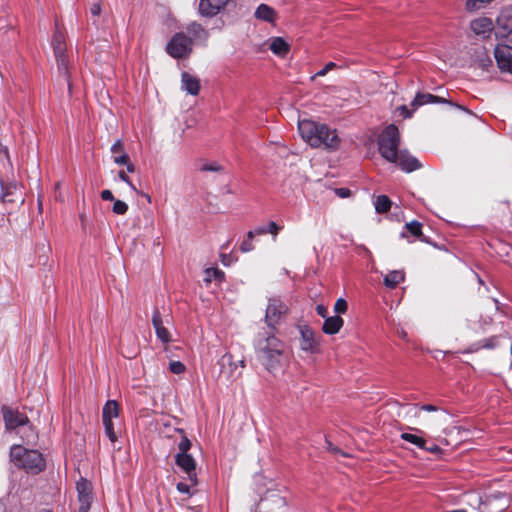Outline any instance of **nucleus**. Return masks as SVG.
Wrapping results in <instances>:
<instances>
[{
  "mask_svg": "<svg viewBox=\"0 0 512 512\" xmlns=\"http://www.w3.org/2000/svg\"><path fill=\"white\" fill-rule=\"evenodd\" d=\"M298 129L303 140L311 147H323L329 150H336L339 147L340 138L336 130L326 124L305 119L299 121Z\"/></svg>",
  "mask_w": 512,
  "mask_h": 512,
  "instance_id": "1",
  "label": "nucleus"
},
{
  "mask_svg": "<svg viewBox=\"0 0 512 512\" xmlns=\"http://www.w3.org/2000/svg\"><path fill=\"white\" fill-rule=\"evenodd\" d=\"M273 331L259 333L255 342L257 358L270 372L279 367L284 350L283 342L274 335Z\"/></svg>",
  "mask_w": 512,
  "mask_h": 512,
  "instance_id": "2",
  "label": "nucleus"
},
{
  "mask_svg": "<svg viewBox=\"0 0 512 512\" xmlns=\"http://www.w3.org/2000/svg\"><path fill=\"white\" fill-rule=\"evenodd\" d=\"M10 460L29 474H39L46 468V460L41 452L27 449L23 445H13L10 448Z\"/></svg>",
  "mask_w": 512,
  "mask_h": 512,
  "instance_id": "3",
  "label": "nucleus"
},
{
  "mask_svg": "<svg viewBox=\"0 0 512 512\" xmlns=\"http://www.w3.org/2000/svg\"><path fill=\"white\" fill-rule=\"evenodd\" d=\"M400 132L396 125H387L378 136L377 144L380 155L387 161L396 159V154L400 151Z\"/></svg>",
  "mask_w": 512,
  "mask_h": 512,
  "instance_id": "4",
  "label": "nucleus"
},
{
  "mask_svg": "<svg viewBox=\"0 0 512 512\" xmlns=\"http://www.w3.org/2000/svg\"><path fill=\"white\" fill-rule=\"evenodd\" d=\"M52 46H53L54 54L56 57L59 74L62 75L66 79V81L68 83L69 90H70L71 85L69 82L68 60H67V56L65 54V51H66L65 36L59 30H56L53 35Z\"/></svg>",
  "mask_w": 512,
  "mask_h": 512,
  "instance_id": "5",
  "label": "nucleus"
},
{
  "mask_svg": "<svg viewBox=\"0 0 512 512\" xmlns=\"http://www.w3.org/2000/svg\"><path fill=\"white\" fill-rule=\"evenodd\" d=\"M167 53L176 59L187 57L192 51L191 39L184 33H176L166 46Z\"/></svg>",
  "mask_w": 512,
  "mask_h": 512,
  "instance_id": "6",
  "label": "nucleus"
},
{
  "mask_svg": "<svg viewBox=\"0 0 512 512\" xmlns=\"http://www.w3.org/2000/svg\"><path fill=\"white\" fill-rule=\"evenodd\" d=\"M287 312V306L279 298H270L265 313V322L271 330H275L281 317Z\"/></svg>",
  "mask_w": 512,
  "mask_h": 512,
  "instance_id": "7",
  "label": "nucleus"
},
{
  "mask_svg": "<svg viewBox=\"0 0 512 512\" xmlns=\"http://www.w3.org/2000/svg\"><path fill=\"white\" fill-rule=\"evenodd\" d=\"M2 414L7 431L19 430L30 422L28 416L18 410L12 409L9 406H2Z\"/></svg>",
  "mask_w": 512,
  "mask_h": 512,
  "instance_id": "8",
  "label": "nucleus"
},
{
  "mask_svg": "<svg viewBox=\"0 0 512 512\" xmlns=\"http://www.w3.org/2000/svg\"><path fill=\"white\" fill-rule=\"evenodd\" d=\"M426 104H448L450 106L464 110V107H462L459 104L453 103L452 101L448 100L444 96H438V95H433L430 93H423V92H417L410 105L413 108V110H416L420 106H423Z\"/></svg>",
  "mask_w": 512,
  "mask_h": 512,
  "instance_id": "9",
  "label": "nucleus"
},
{
  "mask_svg": "<svg viewBox=\"0 0 512 512\" xmlns=\"http://www.w3.org/2000/svg\"><path fill=\"white\" fill-rule=\"evenodd\" d=\"M175 463L187 475L186 479L189 482L198 484L196 461L192 455L177 453L175 455Z\"/></svg>",
  "mask_w": 512,
  "mask_h": 512,
  "instance_id": "10",
  "label": "nucleus"
},
{
  "mask_svg": "<svg viewBox=\"0 0 512 512\" xmlns=\"http://www.w3.org/2000/svg\"><path fill=\"white\" fill-rule=\"evenodd\" d=\"M79 501V512H88L92 503V485L85 478H80L76 484Z\"/></svg>",
  "mask_w": 512,
  "mask_h": 512,
  "instance_id": "11",
  "label": "nucleus"
},
{
  "mask_svg": "<svg viewBox=\"0 0 512 512\" xmlns=\"http://www.w3.org/2000/svg\"><path fill=\"white\" fill-rule=\"evenodd\" d=\"M389 162L396 164L402 171L406 173H411L422 168L421 162L416 157L411 155L406 149L400 150L396 154V159Z\"/></svg>",
  "mask_w": 512,
  "mask_h": 512,
  "instance_id": "12",
  "label": "nucleus"
},
{
  "mask_svg": "<svg viewBox=\"0 0 512 512\" xmlns=\"http://www.w3.org/2000/svg\"><path fill=\"white\" fill-rule=\"evenodd\" d=\"M494 55L499 69L503 72L512 73V47L508 45H497L494 50Z\"/></svg>",
  "mask_w": 512,
  "mask_h": 512,
  "instance_id": "13",
  "label": "nucleus"
},
{
  "mask_svg": "<svg viewBox=\"0 0 512 512\" xmlns=\"http://www.w3.org/2000/svg\"><path fill=\"white\" fill-rule=\"evenodd\" d=\"M422 223L413 220L404 225L403 231L400 233L401 238H407L408 242H413L416 239L425 243H430L428 238L422 233Z\"/></svg>",
  "mask_w": 512,
  "mask_h": 512,
  "instance_id": "14",
  "label": "nucleus"
},
{
  "mask_svg": "<svg viewBox=\"0 0 512 512\" xmlns=\"http://www.w3.org/2000/svg\"><path fill=\"white\" fill-rule=\"evenodd\" d=\"M228 0H200L198 10L203 17H214L227 5Z\"/></svg>",
  "mask_w": 512,
  "mask_h": 512,
  "instance_id": "15",
  "label": "nucleus"
},
{
  "mask_svg": "<svg viewBox=\"0 0 512 512\" xmlns=\"http://www.w3.org/2000/svg\"><path fill=\"white\" fill-rule=\"evenodd\" d=\"M300 347L303 351L315 353L318 350V341L315 339L314 331L307 325L300 327Z\"/></svg>",
  "mask_w": 512,
  "mask_h": 512,
  "instance_id": "16",
  "label": "nucleus"
},
{
  "mask_svg": "<svg viewBox=\"0 0 512 512\" xmlns=\"http://www.w3.org/2000/svg\"><path fill=\"white\" fill-rule=\"evenodd\" d=\"M152 324L156 332L157 338L164 344L171 341L170 332L164 327L161 314L155 309L152 315Z\"/></svg>",
  "mask_w": 512,
  "mask_h": 512,
  "instance_id": "17",
  "label": "nucleus"
},
{
  "mask_svg": "<svg viewBox=\"0 0 512 512\" xmlns=\"http://www.w3.org/2000/svg\"><path fill=\"white\" fill-rule=\"evenodd\" d=\"M470 27L475 34L488 36L493 30V22L490 18L480 17L471 21Z\"/></svg>",
  "mask_w": 512,
  "mask_h": 512,
  "instance_id": "18",
  "label": "nucleus"
},
{
  "mask_svg": "<svg viewBox=\"0 0 512 512\" xmlns=\"http://www.w3.org/2000/svg\"><path fill=\"white\" fill-rule=\"evenodd\" d=\"M254 16L258 20H262L271 24H275L278 18L276 10L273 7L264 3L260 4L256 8Z\"/></svg>",
  "mask_w": 512,
  "mask_h": 512,
  "instance_id": "19",
  "label": "nucleus"
},
{
  "mask_svg": "<svg viewBox=\"0 0 512 512\" xmlns=\"http://www.w3.org/2000/svg\"><path fill=\"white\" fill-rule=\"evenodd\" d=\"M182 89L188 94L196 96L200 91V80L192 76L188 72H183L181 75Z\"/></svg>",
  "mask_w": 512,
  "mask_h": 512,
  "instance_id": "20",
  "label": "nucleus"
},
{
  "mask_svg": "<svg viewBox=\"0 0 512 512\" xmlns=\"http://www.w3.org/2000/svg\"><path fill=\"white\" fill-rule=\"evenodd\" d=\"M344 325V320L339 315L328 316L325 318L322 331L327 335L338 333Z\"/></svg>",
  "mask_w": 512,
  "mask_h": 512,
  "instance_id": "21",
  "label": "nucleus"
},
{
  "mask_svg": "<svg viewBox=\"0 0 512 512\" xmlns=\"http://www.w3.org/2000/svg\"><path fill=\"white\" fill-rule=\"evenodd\" d=\"M111 153L116 164L123 165L129 160V156L124 149V143L120 139L116 140L111 146Z\"/></svg>",
  "mask_w": 512,
  "mask_h": 512,
  "instance_id": "22",
  "label": "nucleus"
},
{
  "mask_svg": "<svg viewBox=\"0 0 512 512\" xmlns=\"http://www.w3.org/2000/svg\"><path fill=\"white\" fill-rule=\"evenodd\" d=\"M24 444H34L38 439V433L31 422L16 431Z\"/></svg>",
  "mask_w": 512,
  "mask_h": 512,
  "instance_id": "23",
  "label": "nucleus"
},
{
  "mask_svg": "<svg viewBox=\"0 0 512 512\" xmlns=\"http://www.w3.org/2000/svg\"><path fill=\"white\" fill-rule=\"evenodd\" d=\"M270 50L281 57H285L290 51V45L282 37H274L270 42Z\"/></svg>",
  "mask_w": 512,
  "mask_h": 512,
  "instance_id": "24",
  "label": "nucleus"
},
{
  "mask_svg": "<svg viewBox=\"0 0 512 512\" xmlns=\"http://www.w3.org/2000/svg\"><path fill=\"white\" fill-rule=\"evenodd\" d=\"M218 364L221 367V373H226L227 377L231 376L238 367V364L234 362L233 355L231 353H225L222 355Z\"/></svg>",
  "mask_w": 512,
  "mask_h": 512,
  "instance_id": "25",
  "label": "nucleus"
},
{
  "mask_svg": "<svg viewBox=\"0 0 512 512\" xmlns=\"http://www.w3.org/2000/svg\"><path fill=\"white\" fill-rule=\"evenodd\" d=\"M119 416V406L115 400H108L102 410V419L105 421L117 418Z\"/></svg>",
  "mask_w": 512,
  "mask_h": 512,
  "instance_id": "26",
  "label": "nucleus"
},
{
  "mask_svg": "<svg viewBox=\"0 0 512 512\" xmlns=\"http://www.w3.org/2000/svg\"><path fill=\"white\" fill-rule=\"evenodd\" d=\"M405 278L404 272L400 270L390 271L384 278V284L388 288H395Z\"/></svg>",
  "mask_w": 512,
  "mask_h": 512,
  "instance_id": "27",
  "label": "nucleus"
},
{
  "mask_svg": "<svg viewBox=\"0 0 512 512\" xmlns=\"http://www.w3.org/2000/svg\"><path fill=\"white\" fill-rule=\"evenodd\" d=\"M498 339L499 336L496 335L486 338L478 343L473 344L469 349V352H476L480 349H494L498 346Z\"/></svg>",
  "mask_w": 512,
  "mask_h": 512,
  "instance_id": "28",
  "label": "nucleus"
},
{
  "mask_svg": "<svg viewBox=\"0 0 512 512\" xmlns=\"http://www.w3.org/2000/svg\"><path fill=\"white\" fill-rule=\"evenodd\" d=\"M212 280L217 281L218 283H222L225 281V273L219 268H207L205 270V278L204 281L207 283L212 282Z\"/></svg>",
  "mask_w": 512,
  "mask_h": 512,
  "instance_id": "29",
  "label": "nucleus"
},
{
  "mask_svg": "<svg viewBox=\"0 0 512 512\" xmlns=\"http://www.w3.org/2000/svg\"><path fill=\"white\" fill-rule=\"evenodd\" d=\"M187 31L195 39L206 40L208 38V32L197 22H192L188 25Z\"/></svg>",
  "mask_w": 512,
  "mask_h": 512,
  "instance_id": "30",
  "label": "nucleus"
},
{
  "mask_svg": "<svg viewBox=\"0 0 512 512\" xmlns=\"http://www.w3.org/2000/svg\"><path fill=\"white\" fill-rule=\"evenodd\" d=\"M400 438L417 446L419 449L426 448V440L419 435L404 432L400 435Z\"/></svg>",
  "mask_w": 512,
  "mask_h": 512,
  "instance_id": "31",
  "label": "nucleus"
},
{
  "mask_svg": "<svg viewBox=\"0 0 512 512\" xmlns=\"http://www.w3.org/2000/svg\"><path fill=\"white\" fill-rule=\"evenodd\" d=\"M374 205H375V210L377 213H380V214L386 213L391 208V200L386 195H379L376 198Z\"/></svg>",
  "mask_w": 512,
  "mask_h": 512,
  "instance_id": "32",
  "label": "nucleus"
},
{
  "mask_svg": "<svg viewBox=\"0 0 512 512\" xmlns=\"http://www.w3.org/2000/svg\"><path fill=\"white\" fill-rule=\"evenodd\" d=\"M16 186H6L1 182V200L4 203H14L15 199L13 198L14 191Z\"/></svg>",
  "mask_w": 512,
  "mask_h": 512,
  "instance_id": "33",
  "label": "nucleus"
},
{
  "mask_svg": "<svg viewBox=\"0 0 512 512\" xmlns=\"http://www.w3.org/2000/svg\"><path fill=\"white\" fill-rule=\"evenodd\" d=\"M198 484H194V483H186V482H179L177 483L176 485V489L178 492H180L181 494H185V495H188V496H193L195 493H196V489L195 487L197 486Z\"/></svg>",
  "mask_w": 512,
  "mask_h": 512,
  "instance_id": "34",
  "label": "nucleus"
},
{
  "mask_svg": "<svg viewBox=\"0 0 512 512\" xmlns=\"http://www.w3.org/2000/svg\"><path fill=\"white\" fill-rule=\"evenodd\" d=\"M491 1L492 0H467L465 6L467 11L473 12L483 8Z\"/></svg>",
  "mask_w": 512,
  "mask_h": 512,
  "instance_id": "35",
  "label": "nucleus"
},
{
  "mask_svg": "<svg viewBox=\"0 0 512 512\" xmlns=\"http://www.w3.org/2000/svg\"><path fill=\"white\" fill-rule=\"evenodd\" d=\"M103 421V425H104V429H105V434L106 436L109 438V440L111 442H116L117 441V435L114 431V425H113V422L111 420L108 419V421H105L104 419H102Z\"/></svg>",
  "mask_w": 512,
  "mask_h": 512,
  "instance_id": "36",
  "label": "nucleus"
},
{
  "mask_svg": "<svg viewBox=\"0 0 512 512\" xmlns=\"http://www.w3.org/2000/svg\"><path fill=\"white\" fill-rule=\"evenodd\" d=\"M113 201H114V204H113L112 211L117 215L126 214V212L128 211V205L124 201H121V200L114 199Z\"/></svg>",
  "mask_w": 512,
  "mask_h": 512,
  "instance_id": "37",
  "label": "nucleus"
},
{
  "mask_svg": "<svg viewBox=\"0 0 512 512\" xmlns=\"http://www.w3.org/2000/svg\"><path fill=\"white\" fill-rule=\"evenodd\" d=\"M191 446V441L184 435L178 443V453L189 454L188 451L190 450Z\"/></svg>",
  "mask_w": 512,
  "mask_h": 512,
  "instance_id": "38",
  "label": "nucleus"
},
{
  "mask_svg": "<svg viewBox=\"0 0 512 512\" xmlns=\"http://www.w3.org/2000/svg\"><path fill=\"white\" fill-rule=\"evenodd\" d=\"M348 309V304L345 299L339 298L334 304V311L337 314H344Z\"/></svg>",
  "mask_w": 512,
  "mask_h": 512,
  "instance_id": "39",
  "label": "nucleus"
},
{
  "mask_svg": "<svg viewBox=\"0 0 512 512\" xmlns=\"http://www.w3.org/2000/svg\"><path fill=\"white\" fill-rule=\"evenodd\" d=\"M169 369L174 374H182L185 371L186 367L180 361H171L169 364Z\"/></svg>",
  "mask_w": 512,
  "mask_h": 512,
  "instance_id": "40",
  "label": "nucleus"
},
{
  "mask_svg": "<svg viewBox=\"0 0 512 512\" xmlns=\"http://www.w3.org/2000/svg\"><path fill=\"white\" fill-rule=\"evenodd\" d=\"M282 226H279L276 222L270 221L268 225L266 226L267 233H270L273 235V240H276V237L279 233V231L282 230Z\"/></svg>",
  "mask_w": 512,
  "mask_h": 512,
  "instance_id": "41",
  "label": "nucleus"
},
{
  "mask_svg": "<svg viewBox=\"0 0 512 512\" xmlns=\"http://www.w3.org/2000/svg\"><path fill=\"white\" fill-rule=\"evenodd\" d=\"M220 259H221V263L226 267L232 265L237 260L232 254H226V253H221Z\"/></svg>",
  "mask_w": 512,
  "mask_h": 512,
  "instance_id": "42",
  "label": "nucleus"
},
{
  "mask_svg": "<svg viewBox=\"0 0 512 512\" xmlns=\"http://www.w3.org/2000/svg\"><path fill=\"white\" fill-rule=\"evenodd\" d=\"M201 170L202 171L219 172L222 170V167L217 162H212V163L202 165Z\"/></svg>",
  "mask_w": 512,
  "mask_h": 512,
  "instance_id": "43",
  "label": "nucleus"
},
{
  "mask_svg": "<svg viewBox=\"0 0 512 512\" xmlns=\"http://www.w3.org/2000/svg\"><path fill=\"white\" fill-rule=\"evenodd\" d=\"M336 64L334 62H328L321 70H319L314 77L325 76L330 70L334 69Z\"/></svg>",
  "mask_w": 512,
  "mask_h": 512,
  "instance_id": "44",
  "label": "nucleus"
},
{
  "mask_svg": "<svg viewBox=\"0 0 512 512\" xmlns=\"http://www.w3.org/2000/svg\"><path fill=\"white\" fill-rule=\"evenodd\" d=\"M254 249V245L252 244V241L250 240H243V242L240 244V250L243 253L250 252Z\"/></svg>",
  "mask_w": 512,
  "mask_h": 512,
  "instance_id": "45",
  "label": "nucleus"
},
{
  "mask_svg": "<svg viewBox=\"0 0 512 512\" xmlns=\"http://www.w3.org/2000/svg\"><path fill=\"white\" fill-rule=\"evenodd\" d=\"M316 312L319 316H321L322 318H326L328 317V309L325 305L323 304H318L316 306Z\"/></svg>",
  "mask_w": 512,
  "mask_h": 512,
  "instance_id": "46",
  "label": "nucleus"
},
{
  "mask_svg": "<svg viewBox=\"0 0 512 512\" xmlns=\"http://www.w3.org/2000/svg\"><path fill=\"white\" fill-rule=\"evenodd\" d=\"M422 450L431 452L433 454H437L441 451V448L436 444H431V445L426 444V448H422Z\"/></svg>",
  "mask_w": 512,
  "mask_h": 512,
  "instance_id": "47",
  "label": "nucleus"
},
{
  "mask_svg": "<svg viewBox=\"0 0 512 512\" xmlns=\"http://www.w3.org/2000/svg\"><path fill=\"white\" fill-rule=\"evenodd\" d=\"M101 198L105 201H113L114 200L113 193L110 190H103L101 192Z\"/></svg>",
  "mask_w": 512,
  "mask_h": 512,
  "instance_id": "48",
  "label": "nucleus"
},
{
  "mask_svg": "<svg viewBox=\"0 0 512 512\" xmlns=\"http://www.w3.org/2000/svg\"><path fill=\"white\" fill-rule=\"evenodd\" d=\"M419 409L422 411L434 412V411L438 410V407H436L432 404H423V405L419 406Z\"/></svg>",
  "mask_w": 512,
  "mask_h": 512,
  "instance_id": "49",
  "label": "nucleus"
},
{
  "mask_svg": "<svg viewBox=\"0 0 512 512\" xmlns=\"http://www.w3.org/2000/svg\"><path fill=\"white\" fill-rule=\"evenodd\" d=\"M399 109L404 118H410L412 116V112L407 108V106L402 105Z\"/></svg>",
  "mask_w": 512,
  "mask_h": 512,
  "instance_id": "50",
  "label": "nucleus"
},
{
  "mask_svg": "<svg viewBox=\"0 0 512 512\" xmlns=\"http://www.w3.org/2000/svg\"><path fill=\"white\" fill-rule=\"evenodd\" d=\"M336 194L342 198L349 196L350 190L347 188H339L336 190Z\"/></svg>",
  "mask_w": 512,
  "mask_h": 512,
  "instance_id": "51",
  "label": "nucleus"
},
{
  "mask_svg": "<svg viewBox=\"0 0 512 512\" xmlns=\"http://www.w3.org/2000/svg\"><path fill=\"white\" fill-rule=\"evenodd\" d=\"M254 230L256 236L267 234L266 226H258Z\"/></svg>",
  "mask_w": 512,
  "mask_h": 512,
  "instance_id": "52",
  "label": "nucleus"
},
{
  "mask_svg": "<svg viewBox=\"0 0 512 512\" xmlns=\"http://www.w3.org/2000/svg\"><path fill=\"white\" fill-rule=\"evenodd\" d=\"M119 178L126 184H130V178L127 176V174L124 171L119 172Z\"/></svg>",
  "mask_w": 512,
  "mask_h": 512,
  "instance_id": "53",
  "label": "nucleus"
},
{
  "mask_svg": "<svg viewBox=\"0 0 512 512\" xmlns=\"http://www.w3.org/2000/svg\"><path fill=\"white\" fill-rule=\"evenodd\" d=\"M126 167H127V171L132 173L135 171V166L133 163L129 162V160L127 161V163L125 164Z\"/></svg>",
  "mask_w": 512,
  "mask_h": 512,
  "instance_id": "54",
  "label": "nucleus"
},
{
  "mask_svg": "<svg viewBox=\"0 0 512 512\" xmlns=\"http://www.w3.org/2000/svg\"><path fill=\"white\" fill-rule=\"evenodd\" d=\"M255 236H256L255 230H250L247 233L246 239L252 241Z\"/></svg>",
  "mask_w": 512,
  "mask_h": 512,
  "instance_id": "55",
  "label": "nucleus"
},
{
  "mask_svg": "<svg viewBox=\"0 0 512 512\" xmlns=\"http://www.w3.org/2000/svg\"><path fill=\"white\" fill-rule=\"evenodd\" d=\"M138 194H139V195H141V196H143V197H145V199H146L149 203H151V197H150V195H148V194H146V193H144V192H141V191H140V193H138Z\"/></svg>",
  "mask_w": 512,
  "mask_h": 512,
  "instance_id": "56",
  "label": "nucleus"
},
{
  "mask_svg": "<svg viewBox=\"0 0 512 512\" xmlns=\"http://www.w3.org/2000/svg\"><path fill=\"white\" fill-rule=\"evenodd\" d=\"M133 191H135L137 194L140 193V191L135 187V185L130 181V184H127Z\"/></svg>",
  "mask_w": 512,
  "mask_h": 512,
  "instance_id": "57",
  "label": "nucleus"
},
{
  "mask_svg": "<svg viewBox=\"0 0 512 512\" xmlns=\"http://www.w3.org/2000/svg\"><path fill=\"white\" fill-rule=\"evenodd\" d=\"M327 444H328L329 449H332L334 452L338 451V449L332 448V443L331 442L327 441Z\"/></svg>",
  "mask_w": 512,
  "mask_h": 512,
  "instance_id": "58",
  "label": "nucleus"
},
{
  "mask_svg": "<svg viewBox=\"0 0 512 512\" xmlns=\"http://www.w3.org/2000/svg\"><path fill=\"white\" fill-rule=\"evenodd\" d=\"M492 322V318H488V320L485 321V324H490Z\"/></svg>",
  "mask_w": 512,
  "mask_h": 512,
  "instance_id": "59",
  "label": "nucleus"
},
{
  "mask_svg": "<svg viewBox=\"0 0 512 512\" xmlns=\"http://www.w3.org/2000/svg\"><path fill=\"white\" fill-rule=\"evenodd\" d=\"M493 301L496 304V307L498 308L499 301L497 299H493Z\"/></svg>",
  "mask_w": 512,
  "mask_h": 512,
  "instance_id": "60",
  "label": "nucleus"
},
{
  "mask_svg": "<svg viewBox=\"0 0 512 512\" xmlns=\"http://www.w3.org/2000/svg\"><path fill=\"white\" fill-rule=\"evenodd\" d=\"M401 336H402L403 338H405V337L407 336V334H406L404 331H402V332H401Z\"/></svg>",
  "mask_w": 512,
  "mask_h": 512,
  "instance_id": "61",
  "label": "nucleus"
},
{
  "mask_svg": "<svg viewBox=\"0 0 512 512\" xmlns=\"http://www.w3.org/2000/svg\"><path fill=\"white\" fill-rule=\"evenodd\" d=\"M239 363H240V365H241L242 367H244V361H242V360H241V361H239Z\"/></svg>",
  "mask_w": 512,
  "mask_h": 512,
  "instance_id": "62",
  "label": "nucleus"
},
{
  "mask_svg": "<svg viewBox=\"0 0 512 512\" xmlns=\"http://www.w3.org/2000/svg\"><path fill=\"white\" fill-rule=\"evenodd\" d=\"M41 201L38 199V206H39V209L41 208Z\"/></svg>",
  "mask_w": 512,
  "mask_h": 512,
  "instance_id": "63",
  "label": "nucleus"
},
{
  "mask_svg": "<svg viewBox=\"0 0 512 512\" xmlns=\"http://www.w3.org/2000/svg\"><path fill=\"white\" fill-rule=\"evenodd\" d=\"M43 512H52V511H50V510H45V511H43Z\"/></svg>",
  "mask_w": 512,
  "mask_h": 512,
  "instance_id": "64",
  "label": "nucleus"
}]
</instances>
